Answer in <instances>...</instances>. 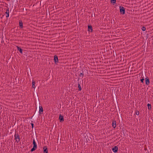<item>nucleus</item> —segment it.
Masks as SVG:
<instances>
[{"label": "nucleus", "instance_id": "7", "mask_svg": "<svg viewBox=\"0 0 153 153\" xmlns=\"http://www.w3.org/2000/svg\"><path fill=\"white\" fill-rule=\"evenodd\" d=\"M116 121L115 120H113L112 123V126L114 128L116 127Z\"/></svg>", "mask_w": 153, "mask_h": 153}, {"label": "nucleus", "instance_id": "11", "mask_svg": "<svg viewBox=\"0 0 153 153\" xmlns=\"http://www.w3.org/2000/svg\"><path fill=\"white\" fill-rule=\"evenodd\" d=\"M44 149V153H48V149L47 147L45 146L43 148Z\"/></svg>", "mask_w": 153, "mask_h": 153}, {"label": "nucleus", "instance_id": "19", "mask_svg": "<svg viewBox=\"0 0 153 153\" xmlns=\"http://www.w3.org/2000/svg\"><path fill=\"white\" fill-rule=\"evenodd\" d=\"M144 79L143 77H142L141 79H140V81L142 83H143L144 82Z\"/></svg>", "mask_w": 153, "mask_h": 153}, {"label": "nucleus", "instance_id": "9", "mask_svg": "<svg viewBox=\"0 0 153 153\" xmlns=\"http://www.w3.org/2000/svg\"><path fill=\"white\" fill-rule=\"evenodd\" d=\"M17 48L18 50L20 52V53L21 54L22 53V49L21 48L17 46Z\"/></svg>", "mask_w": 153, "mask_h": 153}, {"label": "nucleus", "instance_id": "4", "mask_svg": "<svg viewBox=\"0 0 153 153\" xmlns=\"http://www.w3.org/2000/svg\"><path fill=\"white\" fill-rule=\"evenodd\" d=\"M112 150L114 152H117L118 150V148L117 146H115L112 148Z\"/></svg>", "mask_w": 153, "mask_h": 153}, {"label": "nucleus", "instance_id": "21", "mask_svg": "<svg viewBox=\"0 0 153 153\" xmlns=\"http://www.w3.org/2000/svg\"><path fill=\"white\" fill-rule=\"evenodd\" d=\"M139 111L137 110H136V114L137 115H139Z\"/></svg>", "mask_w": 153, "mask_h": 153}, {"label": "nucleus", "instance_id": "13", "mask_svg": "<svg viewBox=\"0 0 153 153\" xmlns=\"http://www.w3.org/2000/svg\"><path fill=\"white\" fill-rule=\"evenodd\" d=\"M33 147L37 148V145L34 139H33Z\"/></svg>", "mask_w": 153, "mask_h": 153}, {"label": "nucleus", "instance_id": "18", "mask_svg": "<svg viewBox=\"0 0 153 153\" xmlns=\"http://www.w3.org/2000/svg\"><path fill=\"white\" fill-rule=\"evenodd\" d=\"M37 148H36V147H33V148H32L31 149V151L32 152L33 151H34V150H35Z\"/></svg>", "mask_w": 153, "mask_h": 153}, {"label": "nucleus", "instance_id": "2", "mask_svg": "<svg viewBox=\"0 0 153 153\" xmlns=\"http://www.w3.org/2000/svg\"><path fill=\"white\" fill-rule=\"evenodd\" d=\"M14 137H15V139L16 140V142H17V143H19V135L18 133H16L15 134Z\"/></svg>", "mask_w": 153, "mask_h": 153}, {"label": "nucleus", "instance_id": "25", "mask_svg": "<svg viewBox=\"0 0 153 153\" xmlns=\"http://www.w3.org/2000/svg\"><path fill=\"white\" fill-rule=\"evenodd\" d=\"M27 9H25V8H23V10H27Z\"/></svg>", "mask_w": 153, "mask_h": 153}, {"label": "nucleus", "instance_id": "16", "mask_svg": "<svg viewBox=\"0 0 153 153\" xmlns=\"http://www.w3.org/2000/svg\"><path fill=\"white\" fill-rule=\"evenodd\" d=\"M35 82L34 80H32V88H35Z\"/></svg>", "mask_w": 153, "mask_h": 153}, {"label": "nucleus", "instance_id": "3", "mask_svg": "<svg viewBox=\"0 0 153 153\" xmlns=\"http://www.w3.org/2000/svg\"><path fill=\"white\" fill-rule=\"evenodd\" d=\"M59 120L60 122L61 123L63 122L64 120V117L61 114H60L59 115Z\"/></svg>", "mask_w": 153, "mask_h": 153}, {"label": "nucleus", "instance_id": "27", "mask_svg": "<svg viewBox=\"0 0 153 153\" xmlns=\"http://www.w3.org/2000/svg\"><path fill=\"white\" fill-rule=\"evenodd\" d=\"M92 16H93V14L92 13Z\"/></svg>", "mask_w": 153, "mask_h": 153}, {"label": "nucleus", "instance_id": "10", "mask_svg": "<svg viewBox=\"0 0 153 153\" xmlns=\"http://www.w3.org/2000/svg\"><path fill=\"white\" fill-rule=\"evenodd\" d=\"M39 114H40L41 112H43V109L42 107V106H40L39 107Z\"/></svg>", "mask_w": 153, "mask_h": 153}, {"label": "nucleus", "instance_id": "24", "mask_svg": "<svg viewBox=\"0 0 153 153\" xmlns=\"http://www.w3.org/2000/svg\"><path fill=\"white\" fill-rule=\"evenodd\" d=\"M31 125L32 126V128L33 129V126H34V124L33 123H31Z\"/></svg>", "mask_w": 153, "mask_h": 153}, {"label": "nucleus", "instance_id": "1", "mask_svg": "<svg viewBox=\"0 0 153 153\" xmlns=\"http://www.w3.org/2000/svg\"><path fill=\"white\" fill-rule=\"evenodd\" d=\"M120 12L122 14L124 15L125 14V9L123 7L120 6Z\"/></svg>", "mask_w": 153, "mask_h": 153}, {"label": "nucleus", "instance_id": "12", "mask_svg": "<svg viewBox=\"0 0 153 153\" xmlns=\"http://www.w3.org/2000/svg\"><path fill=\"white\" fill-rule=\"evenodd\" d=\"M19 25L21 28H22L23 27V24L22 21L21 20L19 21Z\"/></svg>", "mask_w": 153, "mask_h": 153}, {"label": "nucleus", "instance_id": "17", "mask_svg": "<svg viewBox=\"0 0 153 153\" xmlns=\"http://www.w3.org/2000/svg\"><path fill=\"white\" fill-rule=\"evenodd\" d=\"M78 87L79 88V90L81 91V90L82 88H81V87L80 86V84L79 82H78Z\"/></svg>", "mask_w": 153, "mask_h": 153}, {"label": "nucleus", "instance_id": "23", "mask_svg": "<svg viewBox=\"0 0 153 153\" xmlns=\"http://www.w3.org/2000/svg\"><path fill=\"white\" fill-rule=\"evenodd\" d=\"M81 75L82 76H82L83 75V71H82V72L81 73H80V74L79 76H80Z\"/></svg>", "mask_w": 153, "mask_h": 153}, {"label": "nucleus", "instance_id": "5", "mask_svg": "<svg viewBox=\"0 0 153 153\" xmlns=\"http://www.w3.org/2000/svg\"><path fill=\"white\" fill-rule=\"evenodd\" d=\"M54 60L55 63L56 64L57 62H58V57L57 55H55L54 56Z\"/></svg>", "mask_w": 153, "mask_h": 153}, {"label": "nucleus", "instance_id": "22", "mask_svg": "<svg viewBox=\"0 0 153 153\" xmlns=\"http://www.w3.org/2000/svg\"><path fill=\"white\" fill-rule=\"evenodd\" d=\"M111 2L112 3H116V0H111Z\"/></svg>", "mask_w": 153, "mask_h": 153}, {"label": "nucleus", "instance_id": "14", "mask_svg": "<svg viewBox=\"0 0 153 153\" xmlns=\"http://www.w3.org/2000/svg\"><path fill=\"white\" fill-rule=\"evenodd\" d=\"M7 14V15L6 16V17H8L9 16V9H7L6 10V11L5 13Z\"/></svg>", "mask_w": 153, "mask_h": 153}, {"label": "nucleus", "instance_id": "20", "mask_svg": "<svg viewBox=\"0 0 153 153\" xmlns=\"http://www.w3.org/2000/svg\"><path fill=\"white\" fill-rule=\"evenodd\" d=\"M146 28L143 26L142 27V30L143 31H144L146 30Z\"/></svg>", "mask_w": 153, "mask_h": 153}, {"label": "nucleus", "instance_id": "26", "mask_svg": "<svg viewBox=\"0 0 153 153\" xmlns=\"http://www.w3.org/2000/svg\"><path fill=\"white\" fill-rule=\"evenodd\" d=\"M92 16H93V14L92 13Z\"/></svg>", "mask_w": 153, "mask_h": 153}, {"label": "nucleus", "instance_id": "15", "mask_svg": "<svg viewBox=\"0 0 153 153\" xmlns=\"http://www.w3.org/2000/svg\"><path fill=\"white\" fill-rule=\"evenodd\" d=\"M147 106L148 109L149 110H151V105L150 104L148 103L147 104Z\"/></svg>", "mask_w": 153, "mask_h": 153}, {"label": "nucleus", "instance_id": "6", "mask_svg": "<svg viewBox=\"0 0 153 153\" xmlns=\"http://www.w3.org/2000/svg\"><path fill=\"white\" fill-rule=\"evenodd\" d=\"M146 84L147 85L149 84L150 82L148 77H146L145 78Z\"/></svg>", "mask_w": 153, "mask_h": 153}, {"label": "nucleus", "instance_id": "8", "mask_svg": "<svg viewBox=\"0 0 153 153\" xmlns=\"http://www.w3.org/2000/svg\"><path fill=\"white\" fill-rule=\"evenodd\" d=\"M88 30L89 31L92 32V27L91 25H88Z\"/></svg>", "mask_w": 153, "mask_h": 153}]
</instances>
